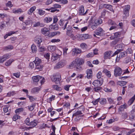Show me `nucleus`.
I'll use <instances>...</instances> for the list:
<instances>
[{"label":"nucleus","instance_id":"34","mask_svg":"<svg viewBox=\"0 0 135 135\" xmlns=\"http://www.w3.org/2000/svg\"><path fill=\"white\" fill-rule=\"evenodd\" d=\"M82 113L81 112V111H78L75 113H74L73 115L72 116V119H73V117L74 116H76L77 115H79L82 114Z\"/></svg>","mask_w":135,"mask_h":135},{"label":"nucleus","instance_id":"2","mask_svg":"<svg viewBox=\"0 0 135 135\" xmlns=\"http://www.w3.org/2000/svg\"><path fill=\"white\" fill-rule=\"evenodd\" d=\"M32 78L34 83H36L40 80L41 85L43 84L45 81V79L39 75L34 76L32 77Z\"/></svg>","mask_w":135,"mask_h":135},{"label":"nucleus","instance_id":"13","mask_svg":"<svg viewBox=\"0 0 135 135\" xmlns=\"http://www.w3.org/2000/svg\"><path fill=\"white\" fill-rule=\"evenodd\" d=\"M87 73V78L88 79H90L92 78V71L91 69H88L86 71Z\"/></svg>","mask_w":135,"mask_h":135},{"label":"nucleus","instance_id":"45","mask_svg":"<svg viewBox=\"0 0 135 135\" xmlns=\"http://www.w3.org/2000/svg\"><path fill=\"white\" fill-rule=\"evenodd\" d=\"M36 120H34V121H32L30 123V125L33 128L37 125V123L35 122Z\"/></svg>","mask_w":135,"mask_h":135},{"label":"nucleus","instance_id":"20","mask_svg":"<svg viewBox=\"0 0 135 135\" xmlns=\"http://www.w3.org/2000/svg\"><path fill=\"white\" fill-rule=\"evenodd\" d=\"M102 72L104 73L109 78L111 76L110 72L107 69H104L103 70Z\"/></svg>","mask_w":135,"mask_h":135},{"label":"nucleus","instance_id":"5","mask_svg":"<svg viewBox=\"0 0 135 135\" xmlns=\"http://www.w3.org/2000/svg\"><path fill=\"white\" fill-rule=\"evenodd\" d=\"M66 61L65 60H62L58 63L54 68L57 69L61 68L66 64Z\"/></svg>","mask_w":135,"mask_h":135},{"label":"nucleus","instance_id":"32","mask_svg":"<svg viewBox=\"0 0 135 135\" xmlns=\"http://www.w3.org/2000/svg\"><path fill=\"white\" fill-rule=\"evenodd\" d=\"M14 60L13 59H10L7 61L5 63V65L6 66H10L11 63L14 61Z\"/></svg>","mask_w":135,"mask_h":135},{"label":"nucleus","instance_id":"49","mask_svg":"<svg viewBox=\"0 0 135 135\" xmlns=\"http://www.w3.org/2000/svg\"><path fill=\"white\" fill-rule=\"evenodd\" d=\"M8 107L7 106H4L3 108V110L4 112L5 113H7L8 112H9L10 111V109L9 110H8Z\"/></svg>","mask_w":135,"mask_h":135},{"label":"nucleus","instance_id":"12","mask_svg":"<svg viewBox=\"0 0 135 135\" xmlns=\"http://www.w3.org/2000/svg\"><path fill=\"white\" fill-rule=\"evenodd\" d=\"M87 11H86L84 12V7L83 6L81 5L80 7L79 10V15H84L87 13Z\"/></svg>","mask_w":135,"mask_h":135},{"label":"nucleus","instance_id":"55","mask_svg":"<svg viewBox=\"0 0 135 135\" xmlns=\"http://www.w3.org/2000/svg\"><path fill=\"white\" fill-rule=\"evenodd\" d=\"M55 97V96L52 95L50 98L48 99L47 100L49 102H50L52 100H54Z\"/></svg>","mask_w":135,"mask_h":135},{"label":"nucleus","instance_id":"62","mask_svg":"<svg viewBox=\"0 0 135 135\" xmlns=\"http://www.w3.org/2000/svg\"><path fill=\"white\" fill-rule=\"evenodd\" d=\"M104 91L107 92H111L112 90L111 89H109L107 88H104Z\"/></svg>","mask_w":135,"mask_h":135},{"label":"nucleus","instance_id":"28","mask_svg":"<svg viewBox=\"0 0 135 135\" xmlns=\"http://www.w3.org/2000/svg\"><path fill=\"white\" fill-rule=\"evenodd\" d=\"M73 52L77 54H79L83 52L81 50L77 48H75L73 50Z\"/></svg>","mask_w":135,"mask_h":135},{"label":"nucleus","instance_id":"21","mask_svg":"<svg viewBox=\"0 0 135 135\" xmlns=\"http://www.w3.org/2000/svg\"><path fill=\"white\" fill-rule=\"evenodd\" d=\"M52 20V18L50 17H45L44 20V21L45 23H48Z\"/></svg>","mask_w":135,"mask_h":135},{"label":"nucleus","instance_id":"26","mask_svg":"<svg viewBox=\"0 0 135 135\" xmlns=\"http://www.w3.org/2000/svg\"><path fill=\"white\" fill-rule=\"evenodd\" d=\"M43 66L41 65L35 66V70L36 71H38L42 70Z\"/></svg>","mask_w":135,"mask_h":135},{"label":"nucleus","instance_id":"24","mask_svg":"<svg viewBox=\"0 0 135 135\" xmlns=\"http://www.w3.org/2000/svg\"><path fill=\"white\" fill-rule=\"evenodd\" d=\"M90 38V36L88 34H81V40H85Z\"/></svg>","mask_w":135,"mask_h":135},{"label":"nucleus","instance_id":"56","mask_svg":"<svg viewBox=\"0 0 135 135\" xmlns=\"http://www.w3.org/2000/svg\"><path fill=\"white\" fill-rule=\"evenodd\" d=\"M55 32H52L51 33H50V32L49 33L48 35V36L49 37H52L54 36L55 35Z\"/></svg>","mask_w":135,"mask_h":135},{"label":"nucleus","instance_id":"7","mask_svg":"<svg viewBox=\"0 0 135 135\" xmlns=\"http://www.w3.org/2000/svg\"><path fill=\"white\" fill-rule=\"evenodd\" d=\"M103 82V79H102L101 80H97L94 81L93 84L95 87H100L102 85Z\"/></svg>","mask_w":135,"mask_h":135},{"label":"nucleus","instance_id":"44","mask_svg":"<svg viewBox=\"0 0 135 135\" xmlns=\"http://www.w3.org/2000/svg\"><path fill=\"white\" fill-rule=\"evenodd\" d=\"M23 110V109L22 108H20L17 109L15 111L16 113H20L22 112Z\"/></svg>","mask_w":135,"mask_h":135},{"label":"nucleus","instance_id":"58","mask_svg":"<svg viewBox=\"0 0 135 135\" xmlns=\"http://www.w3.org/2000/svg\"><path fill=\"white\" fill-rule=\"evenodd\" d=\"M102 73L101 71L99 72L97 74V77L98 79L100 78L102 76Z\"/></svg>","mask_w":135,"mask_h":135},{"label":"nucleus","instance_id":"59","mask_svg":"<svg viewBox=\"0 0 135 135\" xmlns=\"http://www.w3.org/2000/svg\"><path fill=\"white\" fill-rule=\"evenodd\" d=\"M45 50V48L44 46H41L39 47V48L38 49V51L39 52H42L44 51Z\"/></svg>","mask_w":135,"mask_h":135},{"label":"nucleus","instance_id":"57","mask_svg":"<svg viewBox=\"0 0 135 135\" xmlns=\"http://www.w3.org/2000/svg\"><path fill=\"white\" fill-rule=\"evenodd\" d=\"M112 26L110 27V28H109V30H112L113 29L116 28L117 26V25L115 23L113 25H112Z\"/></svg>","mask_w":135,"mask_h":135},{"label":"nucleus","instance_id":"61","mask_svg":"<svg viewBox=\"0 0 135 135\" xmlns=\"http://www.w3.org/2000/svg\"><path fill=\"white\" fill-rule=\"evenodd\" d=\"M98 102H99V98L95 100L94 101H92V103L94 105H95L98 104Z\"/></svg>","mask_w":135,"mask_h":135},{"label":"nucleus","instance_id":"33","mask_svg":"<svg viewBox=\"0 0 135 135\" xmlns=\"http://www.w3.org/2000/svg\"><path fill=\"white\" fill-rule=\"evenodd\" d=\"M90 25L91 26V28L93 30L95 29L96 28L97 26H98L96 23L94 21V22H93L90 23Z\"/></svg>","mask_w":135,"mask_h":135},{"label":"nucleus","instance_id":"25","mask_svg":"<svg viewBox=\"0 0 135 135\" xmlns=\"http://www.w3.org/2000/svg\"><path fill=\"white\" fill-rule=\"evenodd\" d=\"M127 108V104H124L123 105H121L119 108V110L120 112L124 110V109H126Z\"/></svg>","mask_w":135,"mask_h":135},{"label":"nucleus","instance_id":"38","mask_svg":"<svg viewBox=\"0 0 135 135\" xmlns=\"http://www.w3.org/2000/svg\"><path fill=\"white\" fill-rule=\"evenodd\" d=\"M107 100L105 99L102 98L100 99L99 98V102L102 105L106 103Z\"/></svg>","mask_w":135,"mask_h":135},{"label":"nucleus","instance_id":"27","mask_svg":"<svg viewBox=\"0 0 135 135\" xmlns=\"http://www.w3.org/2000/svg\"><path fill=\"white\" fill-rule=\"evenodd\" d=\"M40 89V87H35L32 88L31 90V92L32 93H35L38 92Z\"/></svg>","mask_w":135,"mask_h":135},{"label":"nucleus","instance_id":"30","mask_svg":"<svg viewBox=\"0 0 135 135\" xmlns=\"http://www.w3.org/2000/svg\"><path fill=\"white\" fill-rule=\"evenodd\" d=\"M131 59L129 57H127L124 60V62L125 64H128L131 61Z\"/></svg>","mask_w":135,"mask_h":135},{"label":"nucleus","instance_id":"53","mask_svg":"<svg viewBox=\"0 0 135 135\" xmlns=\"http://www.w3.org/2000/svg\"><path fill=\"white\" fill-rule=\"evenodd\" d=\"M107 8L114 12V11L113 10L112 6L110 4H108V5L107 6Z\"/></svg>","mask_w":135,"mask_h":135},{"label":"nucleus","instance_id":"31","mask_svg":"<svg viewBox=\"0 0 135 135\" xmlns=\"http://www.w3.org/2000/svg\"><path fill=\"white\" fill-rule=\"evenodd\" d=\"M12 12L15 14L18 13L22 12V10L21 9H18L17 10L13 9L12 11Z\"/></svg>","mask_w":135,"mask_h":135},{"label":"nucleus","instance_id":"43","mask_svg":"<svg viewBox=\"0 0 135 135\" xmlns=\"http://www.w3.org/2000/svg\"><path fill=\"white\" fill-rule=\"evenodd\" d=\"M53 6V7H51V9H56L61 7V6L60 5L56 4H54Z\"/></svg>","mask_w":135,"mask_h":135},{"label":"nucleus","instance_id":"23","mask_svg":"<svg viewBox=\"0 0 135 135\" xmlns=\"http://www.w3.org/2000/svg\"><path fill=\"white\" fill-rule=\"evenodd\" d=\"M36 9V7L35 6H33L31 7L28 11V14L30 15H31L32 13L35 11Z\"/></svg>","mask_w":135,"mask_h":135},{"label":"nucleus","instance_id":"40","mask_svg":"<svg viewBox=\"0 0 135 135\" xmlns=\"http://www.w3.org/2000/svg\"><path fill=\"white\" fill-rule=\"evenodd\" d=\"M45 11L43 10L42 9H38V13L39 15L42 16L45 13Z\"/></svg>","mask_w":135,"mask_h":135},{"label":"nucleus","instance_id":"3","mask_svg":"<svg viewBox=\"0 0 135 135\" xmlns=\"http://www.w3.org/2000/svg\"><path fill=\"white\" fill-rule=\"evenodd\" d=\"M51 79L52 81L58 84L60 83V81L61 80L60 75L59 74H56L51 77Z\"/></svg>","mask_w":135,"mask_h":135},{"label":"nucleus","instance_id":"9","mask_svg":"<svg viewBox=\"0 0 135 135\" xmlns=\"http://www.w3.org/2000/svg\"><path fill=\"white\" fill-rule=\"evenodd\" d=\"M127 55V53L125 51L120 52L119 55L118 57V56H117L116 59V61L117 62H118L119 60L120 59L124 57Z\"/></svg>","mask_w":135,"mask_h":135},{"label":"nucleus","instance_id":"8","mask_svg":"<svg viewBox=\"0 0 135 135\" xmlns=\"http://www.w3.org/2000/svg\"><path fill=\"white\" fill-rule=\"evenodd\" d=\"M75 30L70 31L69 32H66L67 35L72 38L73 40L76 39V37L75 36Z\"/></svg>","mask_w":135,"mask_h":135},{"label":"nucleus","instance_id":"11","mask_svg":"<svg viewBox=\"0 0 135 135\" xmlns=\"http://www.w3.org/2000/svg\"><path fill=\"white\" fill-rule=\"evenodd\" d=\"M35 42L37 44L38 47H40L41 43L42 42V39L41 37L37 36L35 38Z\"/></svg>","mask_w":135,"mask_h":135},{"label":"nucleus","instance_id":"63","mask_svg":"<svg viewBox=\"0 0 135 135\" xmlns=\"http://www.w3.org/2000/svg\"><path fill=\"white\" fill-rule=\"evenodd\" d=\"M109 85L111 86H114L115 85V83L113 81H110L109 83Z\"/></svg>","mask_w":135,"mask_h":135},{"label":"nucleus","instance_id":"18","mask_svg":"<svg viewBox=\"0 0 135 135\" xmlns=\"http://www.w3.org/2000/svg\"><path fill=\"white\" fill-rule=\"evenodd\" d=\"M56 49V46H49L47 47V49L49 51L54 52Z\"/></svg>","mask_w":135,"mask_h":135},{"label":"nucleus","instance_id":"10","mask_svg":"<svg viewBox=\"0 0 135 135\" xmlns=\"http://www.w3.org/2000/svg\"><path fill=\"white\" fill-rule=\"evenodd\" d=\"M130 9V6L127 5L125 6L124 8V14L126 17L128 16L129 15V10Z\"/></svg>","mask_w":135,"mask_h":135},{"label":"nucleus","instance_id":"14","mask_svg":"<svg viewBox=\"0 0 135 135\" xmlns=\"http://www.w3.org/2000/svg\"><path fill=\"white\" fill-rule=\"evenodd\" d=\"M112 51H107L105 52L104 54V58L105 59H110L111 57V54Z\"/></svg>","mask_w":135,"mask_h":135},{"label":"nucleus","instance_id":"19","mask_svg":"<svg viewBox=\"0 0 135 135\" xmlns=\"http://www.w3.org/2000/svg\"><path fill=\"white\" fill-rule=\"evenodd\" d=\"M11 56L8 54H6L4 55L2 57H1L2 59V61L3 62L4 61L6 60L7 59L10 58Z\"/></svg>","mask_w":135,"mask_h":135},{"label":"nucleus","instance_id":"16","mask_svg":"<svg viewBox=\"0 0 135 135\" xmlns=\"http://www.w3.org/2000/svg\"><path fill=\"white\" fill-rule=\"evenodd\" d=\"M41 32L43 34H47L48 35L49 31L47 28L45 27L41 29Z\"/></svg>","mask_w":135,"mask_h":135},{"label":"nucleus","instance_id":"15","mask_svg":"<svg viewBox=\"0 0 135 135\" xmlns=\"http://www.w3.org/2000/svg\"><path fill=\"white\" fill-rule=\"evenodd\" d=\"M52 56L51 57V60L52 61H54L57 59L59 58V55L56 54L53 52L52 53Z\"/></svg>","mask_w":135,"mask_h":135},{"label":"nucleus","instance_id":"46","mask_svg":"<svg viewBox=\"0 0 135 135\" xmlns=\"http://www.w3.org/2000/svg\"><path fill=\"white\" fill-rule=\"evenodd\" d=\"M81 48L83 49L86 48L87 47V45L84 43H81L80 45Z\"/></svg>","mask_w":135,"mask_h":135},{"label":"nucleus","instance_id":"1","mask_svg":"<svg viewBox=\"0 0 135 135\" xmlns=\"http://www.w3.org/2000/svg\"><path fill=\"white\" fill-rule=\"evenodd\" d=\"M84 60L82 58H77L75 59V60L73 61L71 64V66L76 67L77 70L79 69V67L81 68V67L80 66L84 64Z\"/></svg>","mask_w":135,"mask_h":135},{"label":"nucleus","instance_id":"37","mask_svg":"<svg viewBox=\"0 0 135 135\" xmlns=\"http://www.w3.org/2000/svg\"><path fill=\"white\" fill-rule=\"evenodd\" d=\"M135 99V95H134L132 98L131 99L128 101V104L129 105H131L133 102L134 100Z\"/></svg>","mask_w":135,"mask_h":135},{"label":"nucleus","instance_id":"6","mask_svg":"<svg viewBox=\"0 0 135 135\" xmlns=\"http://www.w3.org/2000/svg\"><path fill=\"white\" fill-rule=\"evenodd\" d=\"M95 32V34L93 35L94 37H96V35L98 36H101L102 35L104 32V30L101 27L98 28Z\"/></svg>","mask_w":135,"mask_h":135},{"label":"nucleus","instance_id":"39","mask_svg":"<svg viewBox=\"0 0 135 135\" xmlns=\"http://www.w3.org/2000/svg\"><path fill=\"white\" fill-rule=\"evenodd\" d=\"M31 49L33 52H35L37 51V47L35 44H33L31 46Z\"/></svg>","mask_w":135,"mask_h":135},{"label":"nucleus","instance_id":"17","mask_svg":"<svg viewBox=\"0 0 135 135\" xmlns=\"http://www.w3.org/2000/svg\"><path fill=\"white\" fill-rule=\"evenodd\" d=\"M45 24L42 22H36L33 25V27H43L45 26Z\"/></svg>","mask_w":135,"mask_h":135},{"label":"nucleus","instance_id":"52","mask_svg":"<svg viewBox=\"0 0 135 135\" xmlns=\"http://www.w3.org/2000/svg\"><path fill=\"white\" fill-rule=\"evenodd\" d=\"M130 119L132 120L133 119H135V114L134 113H131V114L129 116Z\"/></svg>","mask_w":135,"mask_h":135},{"label":"nucleus","instance_id":"36","mask_svg":"<svg viewBox=\"0 0 135 135\" xmlns=\"http://www.w3.org/2000/svg\"><path fill=\"white\" fill-rule=\"evenodd\" d=\"M26 96L29 98L30 101L31 102H32L34 100L36 99V98L32 96L29 95H26Z\"/></svg>","mask_w":135,"mask_h":135},{"label":"nucleus","instance_id":"64","mask_svg":"<svg viewBox=\"0 0 135 135\" xmlns=\"http://www.w3.org/2000/svg\"><path fill=\"white\" fill-rule=\"evenodd\" d=\"M126 52L128 54H131L132 52V51L131 48H128L126 51Z\"/></svg>","mask_w":135,"mask_h":135},{"label":"nucleus","instance_id":"51","mask_svg":"<svg viewBox=\"0 0 135 135\" xmlns=\"http://www.w3.org/2000/svg\"><path fill=\"white\" fill-rule=\"evenodd\" d=\"M67 31L66 32H68L70 31L74 30V29H73L72 27L70 26H68L66 28Z\"/></svg>","mask_w":135,"mask_h":135},{"label":"nucleus","instance_id":"22","mask_svg":"<svg viewBox=\"0 0 135 135\" xmlns=\"http://www.w3.org/2000/svg\"><path fill=\"white\" fill-rule=\"evenodd\" d=\"M41 61V59L37 57H36L35 60L34 61V62L35 64V66L40 65Z\"/></svg>","mask_w":135,"mask_h":135},{"label":"nucleus","instance_id":"4","mask_svg":"<svg viewBox=\"0 0 135 135\" xmlns=\"http://www.w3.org/2000/svg\"><path fill=\"white\" fill-rule=\"evenodd\" d=\"M114 75L115 77L120 76L122 73L121 69L119 67L115 68L114 71Z\"/></svg>","mask_w":135,"mask_h":135},{"label":"nucleus","instance_id":"48","mask_svg":"<svg viewBox=\"0 0 135 135\" xmlns=\"http://www.w3.org/2000/svg\"><path fill=\"white\" fill-rule=\"evenodd\" d=\"M25 123L27 125L30 126L31 122L30 121V118H26L25 120Z\"/></svg>","mask_w":135,"mask_h":135},{"label":"nucleus","instance_id":"54","mask_svg":"<svg viewBox=\"0 0 135 135\" xmlns=\"http://www.w3.org/2000/svg\"><path fill=\"white\" fill-rule=\"evenodd\" d=\"M16 93L15 91H13L8 93L7 94V95L8 97L13 96Z\"/></svg>","mask_w":135,"mask_h":135},{"label":"nucleus","instance_id":"42","mask_svg":"<svg viewBox=\"0 0 135 135\" xmlns=\"http://www.w3.org/2000/svg\"><path fill=\"white\" fill-rule=\"evenodd\" d=\"M127 83V82L121 81H119L118 83V84L119 85L122 86L125 85Z\"/></svg>","mask_w":135,"mask_h":135},{"label":"nucleus","instance_id":"47","mask_svg":"<svg viewBox=\"0 0 135 135\" xmlns=\"http://www.w3.org/2000/svg\"><path fill=\"white\" fill-rule=\"evenodd\" d=\"M20 118V116L17 114L14 115L13 118V120L16 121L17 119H19Z\"/></svg>","mask_w":135,"mask_h":135},{"label":"nucleus","instance_id":"29","mask_svg":"<svg viewBox=\"0 0 135 135\" xmlns=\"http://www.w3.org/2000/svg\"><path fill=\"white\" fill-rule=\"evenodd\" d=\"M36 104V103H34L32 104L31 105L28 106V107L29 110L31 111L33 110L34 109Z\"/></svg>","mask_w":135,"mask_h":135},{"label":"nucleus","instance_id":"50","mask_svg":"<svg viewBox=\"0 0 135 135\" xmlns=\"http://www.w3.org/2000/svg\"><path fill=\"white\" fill-rule=\"evenodd\" d=\"M13 48V47L11 45H9L5 47H4V49L5 50H11Z\"/></svg>","mask_w":135,"mask_h":135},{"label":"nucleus","instance_id":"41","mask_svg":"<svg viewBox=\"0 0 135 135\" xmlns=\"http://www.w3.org/2000/svg\"><path fill=\"white\" fill-rule=\"evenodd\" d=\"M53 88L54 89L57 91H60L61 89V88L59 87L58 86L56 85H54L52 86Z\"/></svg>","mask_w":135,"mask_h":135},{"label":"nucleus","instance_id":"60","mask_svg":"<svg viewBox=\"0 0 135 135\" xmlns=\"http://www.w3.org/2000/svg\"><path fill=\"white\" fill-rule=\"evenodd\" d=\"M94 54L92 52H90L86 55V57L88 58L94 56Z\"/></svg>","mask_w":135,"mask_h":135},{"label":"nucleus","instance_id":"35","mask_svg":"<svg viewBox=\"0 0 135 135\" xmlns=\"http://www.w3.org/2000/svg\"><path fill=\"white\" fill-rule=\"evenodd\" d=\"M98 25L102 23V20L101 19H97L94 21Z\"/></svg>","mask_w":135,"mask_h":135}]
</instances>
